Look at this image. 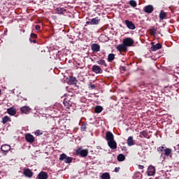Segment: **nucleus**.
<instances>
[{
    "label": "nucleus",
    "instance_id": "obj_29",
    "mask_svg": "<svg viewBox=\"0 0 179 179\" xmlns=\"http://www.w3.org/2000/svg\"><path fill=\"white\" fill-rule=\"evenodd\" d=\"M9 121H10V117L4 116L2 118V123L3 124H6V122H9Z\"/></svg>",
    "mask_w": 179,
    "mask_h": 179
},
{
    "label": "nucleus",
    "instance_id": "obj_1",
    "mask_svg": "<svg viewBox=\"0 0 179 179\" xmlns=\"http://www.w3.org/2000/svg\"><path fill=\"white\" fill-rule=\"evenodd\" d=\"M59 160H64V163L69 164V163H72V160H73V158H72V157H68L66 156V154L63 153L60 155Z\"/></svg>",
    "mask_w": 179,
    "mask_h": 179
},
{
    "label": "nucleus",
    "instance_id": "obj_28",
    "mask_svg": "<svg viewBox=\"0 0 179 179\" xmlns=\"http://www.w3.org/2000/svg\"><path fill=\"white\" fill-rule=\"evenodd\" d=\"M124 160H125V155H124V154H120L117 156V161L118 162H124Z\"/></svg>",
    "mask_w": 179,
    "mask_h": 179
},
{
    "label": "nucleus",
    "instance_id": "obj_30",
    "mask_svg": "<svg viewBox=\"0 0 179 179\" xmlns=\"http://www.w3.org/2000/svg\"><path fill=\"white\" fill-rule=\"evenodd\" d=\"M96 63H97L99 65H103V66H107V64L106 63V61H105V60L100 59V60H98V61L96 62Z\"/></svg>",
    "mask_w": 179,
    "mask_h": 179
},
{
    "label": "nucleus",
    "instance_id": "obj_24",
    "mask_svg": "<svg viewBox=\"0 0 179 179\" xmlns=\"http://www.w3.org/2000/svg\"><path fill=\"white\" fill-rule=\"evenodd\" d=\"M94 111L96 114H100V113L103 111V107L100 106H97L95 107Z\"/></svg>",
    "mask_w": 179,
    "mask_h": 179
},
{
    "label": "nucleus",
    "instance_id": "obj_4",
    "mask_svg": "<svg viewBox=\"0 0 179 179\" xmlns=\"http://www.w3.org/2000/svg\"><path fill=\"white\" fill-rule=\"evenodd\" d=\"M124 23H125L127 27H128V29H129L130 30H135V29H136V27L135 26V24H134V22H132V21H129V20H126L124 21Z\"/></svg>",
    "mask_w": 179,
    "mask_h": 179
},
{
    "label": "nucleus",
    "instance_id": "obj_19",
    "mask_svg": "<svg viewBox=\"0 0 179 179\" xmlns=\"http://www.w3.org/2000/svg\"><path fill=\"white\" fill-rule=\"evenodd\" d=\"M162 48V44L160 43H157L155 45H153L151 48L150 50L151 51H157V50H160Z\"/></svg>",
    "mask_w": 179,
    "mask_h": 179
},
{
    "label": "nucleus",
    "instance_id": "obj_12",
    "mask_svg": "<svg viewBox=\"0 0 179 179\" xmlns=\"http://www.w3.org/2000/svg\"><path fill=\"white\" fill-rule=\"evenodd\" d=\"M37 178L38 179H48V173L41 171L38 174Z\"/></svg>",
    "mask_w": 179,
    "mask_h": 179
},
{
    "label": "nucleus",
    "instance_id": "obj_36",
    "mask_svg": "<svg viewBox=\"0 0 179 179\" xmlns=\"http://www.w3.org/2000/svg\"><path fill=\"white\" fill-rule=\"evenodd\" d=\"M43 134V133H41V131H40V130H36V131H35V135L36 136H39V135H42Z\"/></svg>",
    "mask_w": 179,
    "mask_h": 179
},
{
    "label": "nucleus",
    "instance_id": "obj_20",
    "mask_svg": "<svg viewBox=\"0 0 179 179\" xmlns=\"http://www.w3.org/2000/svg\"><path fill=\"white\" fill-rule=\"evenodd\" d=\"M127 145L128 146H134L135 145V140H134L133 136H129L127 139Z\"/></svg>",
    "mask_w": 179,
    "mask_h": 179
},
{
    "label": "nucleus",
    "instance_id": "obj_32",
    "mask_svg": "<svg viewBox=\"0 0 179 179\" xmlns=\"http://www.w3.org/2000/svg\"><path fill=\"white\" fill-rule=\"evenodd\" d=\"M129 5L131 6H132L133 8H136V1H135V0H131L129 1Z\"/></svg>",
    "mask_w": 179,
    "mask_h": 179
},
{
    "label": "nucleus",
    "instance_id": "obj_45",
    "mask_svg": "<svg viewBox=\"0 0 179 179\" xmlns=\"http://www.w3.org/2000/svg\"><path fill=\"white\" fill-rule=\"evenodd\" d=\"M29 41L30 43H33V40H31V38H29Z\"/></svg>",
    "mask_w": 179,
    "mask_h": 179
},
{
    "label": "nucleus",
    "instance_id": "obj_2",
    "mask_svg": "<svg viewBox=\"0 0 179 179\" xmlns=\"http://www.w3.org/2000/svg\"><path fill=\"white\" fill-rule=\"evenodd\" d=\"M76 153L77 156H81V157H86V156L89 155V150L78 148L76 150Z\"/></svg>",
    "mask_w": 179,
    "mask_h": 179
},
{
    "label": "nucleus",
    "instance_id": "obj_44",
    "mask_svg": "<svg viewBox=\"0 0 179 179\" xmlns=\"http://www.w3.org/2000/svg\"><path fill=\"white\" fill-rule=\"evenodd\" d=\"M122 69L123 71H126L125 67H124V66L122 67Z\"/></svg>",
    "mask_w": 179,
    "mask_h": 179
},
{
    "label": "nucleus",
    "instance_id": "obj_46",
    "mask_svg": "<svg viewBox=\"0 0 179 179\" xmlns=\"http://www.w3.org/2000/svg\"><path fill=\"white\" fill-rule=\"evenodd\" d=\"M0 94H1V90H0Z\"/></svg>",
    "mask_w": 179,
    "mask_h": 179
},
{
    "label": "nucleus",
    "instance_id": "obj_33",
    "mask_svg": "<svg viewBox=\"0 0 179 179\" xmlns=\"http://www.w3.org/2000/svg\"><path fill=\"white\" fill-rule=\"evenodd\" d=\"M156 31H157V30L155 28H152L150 30V33L151 36H156Z\"/></svg>",
    "mask_w": 179,
    "mask_h": 179
},
{
    "label": "nucleus",
    "instance_id": "obj_23",
    "mask_svg": "<svg viewBox=\"0 0 179 179\" xmlns=\"http://www.w3.org/2000/svg\"><path fill=\"white\" fill-rule=\"evenodd\" d=\"M115 59V55L110 53L108 56V62H113Z\"/></svg>",
    "mask_w": 179,
    "mask_h": 179
},
{
    "label": "nucleus",
    "instance_id": "obj_6",
    "mask_svg": "<svg viewBox=\"0 0 179 179\" xmlns=\"http://www.w3.org/2000/svg\"><path fill=\"white\" fill-rule=\"evenodd\" d=\"M100 19L99 17L92 19L90 21H87L86 24L97 25L100 23Z\"/></svg>",
    "mask_w": 179,
    "mask_h": 179
},
{
    "label": "nucleus",
    "instance_id": "obj_39",
    "mask_svg": "<svg viewBox=\"0 0 179 179\" xmlns=\"http://www.w3.org/2000/svg\"><path fill=\"white\" fill-rule=\"evenodd\" d=\"M138 169L140 170H143V169H145V166H143V165H138Z\"/></svg>",
    "mask_w": 179,
    "mask_h": 179
},
{
    "label": "nucleus",
    "instance_id": "obj_22",
    "mask_svg": "<svg viewBox=\"0 0 179 179\" xmlns=\"http://www.w3.org/2000/svg\"><path fill=\"white\" fill-rule=\"evenodd\" d=\"M7 112L10 115H15L16 114V110L13 108H8Z\"/></svg>",
    "mask_w": 179,
    "mask_h": 179
},
{
    "label": "nucleus",
    "instance_id": "obj_35",
    "mask_svg": "<svg viewBox=\"0 0 179 179\" xmlns=\"http://www.w3.org/2000/svg\"><path fill=\"white\" fill-rule=\"evenodd\" d=\"M89 87H90V89H91L92 90H93L96 89V85H94L92 84V83H90L89 84Z\"/></svg>",
    "mask_w": 179,
    "mask_h": 179
},
{
    "label": "nucleus",
    "instance_id": "obj_9",
    "mask_svg": "<svg viewBox=\"0 0 179 179\" xmlns=\"http://www.w3.org/2000/svg\"><path fill=\"white\" fill-rule=\"evenodd\" d=\"M106 140L107 141V142L114 141V134H113L111 131H107L106 134Z\"/></svg>",
    "mask_w": 179,
    "mask_h": 179
},
{
    "label": "nucleus",
    "instance_id": "obj_16",
    "mask_svg": "<svg viewBox=\"0 0 179 179\" xmlns=\"http://www.w3.org/2000/svg\"><path fill=\"white\" fill-rule=\"evenodd\" d=\"M91 48L93 52H99L100 51V45L97 43H93Z\"/></svg>",
    "mask_w": 179,
    "mask_h": 179
},
{
    "label": "nucleus",
    "instance_id": "obj_7",
    "mask_svg": "<svg viewBox=\"0 0 179 179\" xmlns=\"http://www.w3.org/2000/svg\"><path fill=\"white\" fill-rule=\"evenodd\" d=\"M25 139L27 142H28L29 143H33L35 141L34 136L30 134H27L25 135Z\"/></svg>",
    "mask_w": 179,
    "mask_h": 179
},
{
    "label": "nucleus",
    "instance_id": "obj_41",
    "mask_svg": "<svg viewBox=\"0 0 179 179\" xmlns=\"http://www.w3.org/2000/svg\"><path fill=\"white\" fill-rule=\"evenodd\" d=\"M35 29H36V30H37V31L40 30V29H41L40 25H36V26H35Z\"/></svg>",
    "mask_w": 179,
    "mask_h": 179
},
{
    "label": "nucleus",
    "instance_id": "obj_10",
    "mask_svg": "<svg viewBox=\"0 0 179 179\" xmlns=\"http://www.w3.org/2000/svg\"><path fill=\"white\" fill-rule=\"evenodd\" d=\"M23 174L24 176H25V177H27L28 178H31L34 173L33 171H31V170H30L29 169H26L25 170H24Z\"/></svg>",
    "mask_w": 179,
    "mask_h": 179
},
{
    "label": "nucleus",
    "instance_id": "obj_21",
    "mask_svg": "<svg viewBox=\"0 0 179 179\" xmlns=\"http://www.w3.org/2000/svg\"><path fill=\"white\" fill-rule=\"evenodd\" d=\"M23 114H29L30 113V108L29 106H23L20 108Z\"/></svg>",
    "mask_w": 179,
    "mask_h": 179
},
{
    "label": "nucleus",
    "instance_id": "obj_26",
    "mask_svg": "<svg viewBox=\"0 0 179 179\" xmlns=\"http://www.w3.org/2000/svg\"><path fill=\"white\" fill-rule=\"evenodd\" d=\"M101 179H110V173H102V175L101 176Z\"/></svg>",
    "mask_w": 179,
    "mask_h": 179
},
{
    "label": "nucleus",
    "instance_id": "obj_34",
    "mask_svg": "<svg viewBox=\"0 0 179 179\" xmlns=\"http://www.w3.org/2000/svg\"><path fill=\"white\" fill-rule=\"evenodd\" d=\"M165 150H166V147L164 146H161L157 148L158 152H164Z\"/></svg>",
    "mask_w": 179,
    "mask_h": 179
},
{
    "label": "nucleus",
    "instance_id": "obj_27",
    "mask_svg": "<svg viewBox=\"0 0 179 179\" xmlns=\"http://www.w3.org/2000/svg\"><path fill=\"white\" fill-rule=\"evenodd\" d=\"M64 104L66 107V108H69L70 106H72V102L68 101V99H64Z\"/></svg>",
    "mask_w": 179,
    "mask_h": 179
},
{
    "label": "nucleus",
    "instance_id": "obj_42",
    "mask_svg": "<svg viewBox=\"0 0 179 179\" xmlns=\"http://www.w3.org/2000/svg\"><path fill=\"white\" fill-rule=\"evenodd\" d=\"M32 43H34V44H36V43H37V41L36 40H33Z\"/></svg>",
    "mask_w": 179,
    "mask_h": 179
},
{
    "label": "nucleus",
    "instance_id": "obj_17",
    "mask_svg": "<svg viewBox=\"0 0 179 179\" xmlns=\"http://www.w3.org/2000/svg\"><path fill=\"white\" fill-rule=\"evenodd\" d=\"M55 11L57 15H65V12H66V9L61 7H57Z\"/></svg>",
    "mask_w": 179,
    "mask_h": 179
},
{
    "label": "nucleus",
    "instance_id": "obj_37",
    "mask_svg": "<svg viewBox=\"0 0 179 179\" xmlns=\"http://www.w3.org/2000/svg\"><path fill=\"white\" fill-rule=\"evenodd\" d=\"M31 38H37V34H31Z\"/></svg>",
    "mask_w": 179,
    "mask_h": 179
},
{
    "label": "nucleus",
    "instance_id": "obj_15",
    "mask_svg": "<svg viewBox=\"0 0 179 179\" xmlns=\"http://www.w3.org/2000/svg\"><path fill=\"white\" fill-rule=\"evenodd\" d=\"M108 145L110 149H113V150L117 149V142H115V140H113L112 141H108Z\"/></svg>",
    "mask_w": 179,
    "mask_h": 179
},
{
    "label": "nucleus",
    "instance_id": "obj_18",
    "mask_svg": "<svg viewBox=\"0 0 179 179\" xmlns=\"http://www.w3.org/2000/svg\"><path fill=\"white\" fill-rule=\"evenodd\" d=\"M159 20H164V19H167V13L161 10L159 13Z\"/></svg>",
    "mask_w": 179,
    "mask_h": 179
},
{
    "label": "nucleus",
    "instance_id": "obj_31",
    "mask_svg": "<svg viewBox=\"0 0 179 179\" xmlns=\"http://www.w3.org/2000/svg\"><path fill=\"white\" fill-rule=\"evenodd\" d=\"M171 153V148H165V150H164L165 156H170Z\"/></svg>",
    "mask_w": 179,
    "mask_h": 179
},
{
    "label": "nucleus",
    "instance_id": "obj_8",
    "mask_svg": "<svg viewBox=\"0 0 179 179\" xmlns=\"http://www.w3.org/2000/svg\"><path fill=\"white\" fill-rule=\"evenodd\" d=\"M148 176H152L154 174H156V169L153 166H150L147 171Z\"/></svg>",
    "mask_w": 179,
    "mask_h": 179
},
{
    "label": "nucleus",
    "instance_id": "obj_43",
    "mask_svg": "<svg viewBox=\"0 0 179 179\" xmlns=\"http://www.w3.org/2000/svg\"><path fill=\"white\" fill-rule=\"evenodd\" d=\"M177 148L178 149V153H179V144L177 145Z\"/></svg>",
    "mask_w": 179,
    "mask_h": 179
},
{
    "label": "nucleus",
    "instance_id": "obj_25",
    "mask_svg": "<svg viewBox=\"0 0 179 179\" xmlns=\"http://www.w3.org/2000/svg\"><path fill=\"white\" fill-rule=\"evenodd\" d=\"M77 82L78 80H76V77H70L69 83H71V85H76Z\"/></svg>",
    "mask_w": 179,
    "mask_h": 179
},
{
    "label": "nucleus",
    "instance_id": "obj_3",
    "mask_svg": "<svg viewBox=\"0 0 179 179\" xmlns=\"http://www.w3.org/2000/svg\"><path fill=\"white\" fill-rule=\"evenodd\" d=\"M123 43L128 48V47H132L135 44V41L132 38H126L123 40Z\"/></svg>",
    "mask_w": 179,
    "mask_h": 179
},
{
    "label": "nucleus",
    "instance_id": "obj_40",
    "mask_svg": "<svg viewBox=\"0 0 179 179\" xmlns=\"http://www.w3.org/2000/svg\"><path fill=\"white\" fill-rule=\"evenodd\" d=\"M120 167H116V168H115V173H118V172L120 171Z\"/></svg>",
    "mask_w": 179,
    "mask_h": 179
},
{
    "label": "nucleus",
    "instance_id": "obj_13",
    "mask_svg": "<svg viewBox=\"0 0 179 179\" xmlns=\"http://www.w3.org/2000/svg\"><path fill=\"white\" fill-rule=\"evenodd\" d=\"M92 72H94V73H103V69L97 65H94L92 66Z\"/></svg>",
    "mask_w": 179,
    "mask_h": 179
},
{
    "label": "nucleus",
    "instance_id": "obj_11",
    "mask_svg": "<svg viewBox=\"0 0 179 179\" xmlns=\"http://www.w3.org/2000/svg\"><path fill=\"white\" fill-rule=\"evenodd\" d=\"M1 152L6 155L8 154V151L10 150V145H3L1 148Z\"/></svg>",
    "mask_w": 179,
    "mask_h": 179
},
{
    "label": "nucleus",
    "instance_id": "obj_14",
    "mask_svg": "<svg viewBox=\"0 0 179 179\" xmlns=\"http://www.w3.org/2000/svg\"><path fill=\"white\" fill-rule=\"evenodd\" d=\"M144 12H145V13H152V12H153L154 8H153V6L152 5H148V6H145L143 8Z\"/></svg>",
    "mask_w": 179,
    "mask_h": 179
},
{
    "label": "nucleus",
    "instance_id": "obj_38",
    "mask_svg": "<svg viewBox=\"0 0 179 179\" xmlns=\"http://www.w3.org/2000/svg\"><path fill=\"white\" fill-rule=\"evenodd\" d=\"M121 148H122V152H127V147L123 146V147H121Z\"/></svg>",
    "mask_w": 179,
    "mask_h": 179
},
{
    "label": "nucleus",
    "instance_id": "obj_5",
    "mask_svg": "<svg viewBox=\"0 0 179 179\" xmlns=\"http://www.w3.org/2000/svg\"><path fill=\"white\" fill-rule=\"evenodd\" d=\"M116 49L117 51H120V52H127L128 51V48L123 43L120 44L117 46Z\"/></svg>",
    "mask_w": 179,
    "mask_h": 179
}]
</instances>
